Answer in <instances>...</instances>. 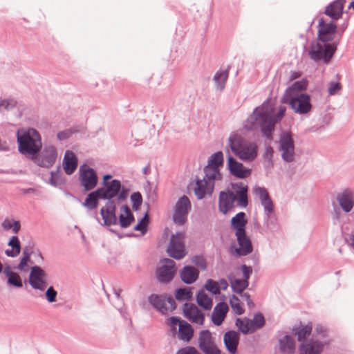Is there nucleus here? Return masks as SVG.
Listing matches in <instances>:
<instances>
[{
    "mask_svg": "<svg viewBox=\"0 0 354 354\" xmlns=\"http://www.w3.org/2000/svg\"><path fill=\"white\" fill-rule=\"evenodd\" d=\"M286 111L285 106H280L277 112L269 101L255 109L246 120L245 127L248 129L260 128L263 135L268 139H272L274 126L283 118Z\"/></svg>",
    "mask_w": 354,
    "mask_h": 354,
    "instance_id": "1",
    "label": "nucleus"
},
{
    "mask_svg": "<svg viewBox=\"0 0 354 354\" xmlns=\"http://www.w3.org/2000/svg\"><path fill=\"white\" fill-rule=\"evenodd\" d=\"M346 28L344 27L342 32ZM342 33L338 34L336 24H319V41L311 44L309 50L311 59L328 63L337 49Z\"/></svg>",
    "mask_w": 354,
    "mask_h": 354,
    "instance_id": "2",
    "label": "nucleus"
},
{
    "mask_svg": "<svg viewBox=\"0 0 354 354\" xmlns=\"http://www.w3.org/2000/svg\"><path fill=\"white\" fill-rule=\"evenodd\" d=\"M248 186L244 183L232 184V191H223L219 194L218 207L220 212L227 213L236 205L245 207L248 203Z\"/></svg>",
    "mask_w": 354,
    "mask_h": 354,
    "instance_id": "3",
    "label": "nucleus"
},
{
    "mask_svg": "<svg viewBox=\"0 0 354 354\" xmlns=\"http://www.w3.org/2000/svg\"><path fill=\"white\" fill-rule=\"evenodd\" d=\"M227 147L244 162H252L256 159L258 155L257 145L236 133L230 134ZM227 153H229V149H227Z\"/></svg>",
    "mask_w": 354,
    "mask_h": 354,
    "instance_id": "4",
    "label": "nucleus"
},
{
    "mask_svg": "<svg viewBox=\"0 0 354 354\" xmlns=\"http://www.w3.org/2000/svg\"><path fill=\"white\" fill-rule=\"evenodd\" d=\"M19 151L24 155L37 156L42 147L39 133L33 128L20 129L17 132Z\"/></svg>",
    "mask_w": 354,
    "mask_h": 354,
    "instance_id": "5",
    "label": "nucleus"
},
{
    "mask_svg": "<svg viewBox=\"0 0 354 354\" xmlns=\"http://www.w3.org/2000/svg\"><path fill=\"white\" fill-rule=\"evenodd\" d=\"M102 199L115 201L118 204L124 202L129 193V189L122 185L119 180H111L108 185L98 188Z\"/></svg>",
    "mask_w": 354,
    "mask_h": 354,
    "instance_id": "6",
    "label": "nucleus"
},
{
    "mask_svg": "<svg viewBox=\"0 0 354 354\" xmlns=\"http://www.w3.org/2000/svg\"><path fill=\"white\" fill-rule=\"evenodd\" d=\"M295 142L290 131H283L280 135L279 141V151L281 152L282 159L286 162L295 160Z\"/></svg>",
    "mask_w": 354,
    "mask_h": 354,
    "instance_id": "7",
    "label": "nucleus"
},
{
    "mask_svg": "<svg viewBox=\"0 0 354 354\" xmlns=\"http://www.w3.org/2000/svg\"><path fill=\"white\" fill-rule=\"evenodd\" d=\"M149 304L162 315H167L176 308L174 298L170 295L151 294L148 297Z\"/></svg>",
    "mask_w": 354,
    "mask_h": 354,
    "instance_id": "8",
    "label": "nucleus"
},
{
    "mask_svg": "<svg viewBox=\"0 0 354 354\" xmlns=\"http://www.w3.org/2000/svg\"><path fill=\"white\" fill-rule=\"evenodd\" d=\"M282 102L290 104L294 111L299 114H306L312 109L310 96L308 94L283 97Z\"/></svg>",
    "mask_w": 354,
    "mask_h": 354,
    "instance_id": "9",
    "label": "nucleus"
},
{
    "mask_svg": "<svg viewBox=\"0 0 354 354\" xmlns=\"http://www.w3.org/2000/svg\"><path fill=\"white\" fill-rule=\"evenodd\" d=\"M167 324L170 326L173 334L176 333V328L178 326V336L179 339L189 342L193 337L194 330L192 326L184 320L176 317H171L167 320Z\"/></svg>",
    "mask_w": 354,
    "mask_h": 354,
    "instance_id": "10",
    "label": "nucleus"
},
{
    "mask_svg": "<svg viewBox=\"0 0 354 354\" xmlns=\"http://www.w3.org/2000/svg\"><path fill=\"white\" fill-rule=\"evenodd\" d=\"M185 234L183 232L172 235L167 248L169 255L176 259H181L186 255L185 248Z\"/></svg>",
    "mask_w": 354,
    "mask_h": 354,
    "instance_id": "11",
    "label": "nucleus"
},
{
    "mask_svg": "<svg viewBox=\"0 0 354 354\" xmlns=\"http://www.w3.org/2000/svg\"><path fill=\"white\" fill-rule=\"evenodd\" d=\"M191 209V202L187 196L180 197L176 203L174 221L178 225H183L187 221L189 211Z\"/></svg>",
    "mask_w": 354,
    "mask_h": 354,
    "instance_id": "12",
    "label": "nucleus"
},
{
    "mask_svg": "<svg viewBox=\"0 0 354 354\" xmlns=\"http://www.w3.org/2000/svg\"><path fill=\"white\" fill-rule=\"evenodd\" d=\"M80 178L82 185L85 191H91L94 189L98 181L96 171L86 165L81 166L80 168Z\"/></svg>",
    "mask_w": 354,
    "mask_h": 354,
    "instance_id": "13",
    "label": "nucleus"
},
{
    "mask_svg": "<svg viewBox=\"0 0 354 354\" xmlns=\"http://www.w3.org/2000/svg\"><path fill=\"white\" fill-rule=\"evenodd\" d=\"M46 277V274L41 268L38 266H32L29 275V283L34 289L43 291L48 286Z\"/></svg>",
    "mask_w": 354,
    "mask_h": 354,
    "instance_id": "14",
    "label": "nucleus"
},
{
    "mask_svg": "<svg viewBox=\"0 0 354 354\" xmlns=\"http://www.w3.org/2000/svg\"><path fill=\"white\" fill-rule=\"evenodd\" d=\"M57 158V148L52 145H45L37 162L40 167L49 168L55 164Z\"/></svg>",
    "mask_w": 354,
    "mask_h": 354,
    "instance_id": "15",
    "label": "nucleus"
},
{
    "mask_svg": "<svg viewBox=\"0 0 354 354\" xmlns=\"http://www.w3.org/2000/svg\"><path fill=\"white\" fill-rule=\"evenodd\" d=\"M176 271V263L171 260L167 259L163 264L157 270V278L162 283L170 282L174 277Z\"/></svg>",
    "mask_w": 354,
    "mask_h": 354,
    "instance_id": "16",
    "label": "nucleus"
},
{
    "mask_svg": "<svg viewBox=\"0 0 354 354\" xmlns=\"http://www.w3.org/2000/svg\"><path fill=\"white\" fill-rule=\"evenodd\" d=\"M227 168L232 175L239 178H245L251 174V169L245 168L230 154L227 157Z\"/></svg>",
    "mask_w": 354,
    "mask_h": 354,
    "instance_id": "17",
    "label": "nucleus"
},
{
    "mask_svg": "<svg viewBox=\"0 0 354 354\" xmlns=\"http://www.w3.org/2000/svg\"><path fill=\"white\" fill-rule=\"evenodd\" d=\"M116 203L115 201H108L105 207H103L100 210L102 219L104 220V225H115L118 218L115 215Z\"/></svg>",
    "mask_w": 354,
    "mask_h": 354,
    "instance_id": "18",
    "label": "nucleus"
},
{
    "mask_svg": "<svg viewBox=\"0 0 354 354\" xmlns=\"http://www.w3.org/2000/svg\"><path fill=\"white\" fill-rule=\"evenodd\" d=\"M183 313L189 321L198 324H203L205 316L196 305L186 303L183 307Z\"/></svg>",
    "mask_w": 354,
    "mask_h": 354,
    "instance_id": "19",
    "label": "nucleus"
},
{
    "mask_svg": "<svg viewBox=\"0 0 354 354\" xmlns=\"http://www.w3.org/2000/svg\"><path fill=\"white\" fill-rule=\"evenodd\" d=\"M254 193L259 198L266 214L270 216L274 211V205L268 191L264 187H258L254 189Z\"/></svg>",
    "mask_w": 354,
    "mask_h": 354,
    "instance_id": "20",
    "label": "nucleus"
},
{
    "mask_svg": "<svg viewBox=\"0 0 354 354\" xmlns=\"http://www.w3.org/2000/svg\"><path fill=\"white\" fill-rule=\"evenodd\" d=\"M337 200L345 212H351L354 206V190H344L337 196Z\"/></svg>",
    "mask_w": 354,
    "mask_h": 354,
    "instance_id": "21",
    "label": "nucleus"
},
{
    "mask_svg": "<svg viewBox=\"0 0 354 354\" xmlns=\"http://www.w3.org/2000/svg\"><path fill=\"white\" fill-rule=\"evenodd\" d=\"M324 349V344L314 339L304 341L300 346L301 354H320Z\"/></svg>",
    "mask_w": 354,
    "mask_h": 354,
    "instance_id": "22",
    "label": "nucleus"
},
{
    "mask_svg": "<svg viewBox=\"0 0 354 354\" xmlns=\"http://www.w3.org/2000/svg\"><path fill=\"white\" fill-rule=\"evenodd\" d=\"M239 338L240 335L236 331L230 330L225 333L223 338L224 343L230 353H236L239 342Z\"/></svg>",
    "mask_w": 354,
    "mask_h": 354,
    "instance_id": "23",
    "label": "nucleus"
},
{
    "mask_svg": "<svg viewBox=\"0 0 354 354\" xmlns=\"http://www.w3.org/2000/svg\"><path fill=\"white\" fill-rule=\"evenodd\" d=\"M78 160L76 155L71 151L67 150L65 152L63 168L65 173L71 175L75 172L77 167Z\"/></svg>",
    "mask_w": 354,
    "mask_h": 354,
    "instance_id": "24",
    "label": "nucleus"
},
{
    "mask_svg": "<svg viewBox=\"0 0 354 354\" xmlns=\"http://www.w3.org/2000/svg\"><path fill=\"white\" fill-rule=\"evenodd\" d=\"M345 0H336L328 6L325 14L333 20H338L342 15Z\"/></svg>",
    "mask_w": 354,
    "mask_h": 354,
    "instance_id": "25",
    "label": "nucleus"
},
{
    "mask_svg": "<svg viewBox=\"0 0 354 354\" xmlns=\"http://www.w3.org/2000/svg\"><path fill=\"white\" fill-rule=\"evenodd\" d=\"M204 173L205 176L203 179L209 183V189L214 188L215 184L217 182L222 181L223 175L220 169L210 167H205Z\"/></svg>",
    "mask_w": 354,
    "mask_h": 354,
    "instance_id": "26",
    "label": "nucleus"
},
{
    "mask_svg": "<svg viewBox=\"0 0 354 354\" xmlns=\"http://www.w3.org/2000/svg\"><path fill=\"white\" fill-rule=\"evenodd\" d=\"M228 310L229 308L226 303H218L215 306L212 315V322L216 326H220L224 321Z\"/></svg>",
    "mask_w": 354,
    "mask_h": 354,
    "instance_id": "27",
    "label": "nucleus"
},
{
    "mask_svg": "<svg viewBox=\"0 0 354 354\" xmlns=\"http://www.w3.org/2000/svg\"><path fill=\"white\" fill-rule=\"evenodd\" d=\"M239 248L236 250L240 256H245L252 251V245L250 239L247 236L246 232L236 235Z\"/></svg>",
    "mask_w": 354,
    "mask_h": 354,
    "instance_id": "28",
    "label": "nucleus"
},
{
    "mask_svg": "<svg viewBox=\"0 0 354 354\" xmlns=\"http://www.w3.org/2000/svg\"><path fill=\"white\" fill-rule=\"evenodd\" d=\"M180 276L184 283L192 284L198 278L199 271L194 266H186L180 270Z\"/></svg>",
    "mask_w": 354,
    "mask_h": 354,
    "instance_id": "29",
    "label": "nucleus"
},
{
    "mask_svg": "<svg viewBox=\"0 0 354 354\" xmlns=\"http://www.w3.org/2000/svg\"><path fill=\"white\" fill-rule=\"evenodd\" d=\"M119 223L122 228H127L134 221V216L127 205H122L120 207Z\"/></svg>",
    "mask_w": 354,
    "mask_h": 354,
    "instance_id": "30",
    "label": "nucleus"
},
{
    "mask_svg": "<svg viewBox=\"0 0 354 354\" xmlns=\"http://www.w3.org/2000/svg\"><path fill=\"white\" fill-rule=\"evenodd\" d=\"M247 220L245 219V214L239 212L231 220L232 227L236 230V235L245 233V225Z\"/></svg>",
    "mask_w": 354,
    "mask_h": 354,
    "instance_id": "31",
    "label": "nucleus"
},
{
    "mask_svg": "<svg viewBox=\"0 0 354 354\" xmlns=\"http://www.w3.org/2000/svg\"><path fill=\"white\" fill-rule=\"evenodd\" d=\"M213 190L214 188L209 189V183L204 179H198L194 188V194L198 199L203 198L207 194L211 195Z\"/></svg>",
    "mask_w": 354,
    "mask_h": 354,
    "instance_id": "32",
    "label": "nucleus"
},
{
    "mask_svg": "<svg viewBox=\"0 0 354 354\" xmlns=\"http://www.w3.org/2000/svg\"><path fill=\"white\" fill-rule=\"evenodd\" d=\"M307 87L306 81L295 82L290 87L288 88L283 97H289L303 94L301 92L305 91Z\"/></svg>",
    "mask_w": 354,
    "mask_h": 354,
    "instance_id": "33",
    "label": "nucleus"
},
{
    "mask_svg": "<svg viewBox=\"0 0 354 354\" xmlns=\"http://www.w3.org/2000/svg\"><path fill=\"white\" fill-rule=\"evenodd\" d=\"M280 350L286 354H292L295 349L294 338L290 335H285L279 339Z\"/></svg>",
    "mask_w": 354,
    "mask_h": 354,
    "instance_id": "34",
    "label": "nucleus"
},
{
    "mask_svg": "<svg viewBox=\"0 0 354 354\" xmlns=\"http://www.w3.org/2000/svg\"><path fill=\"white\" fill-rule=\"evenodd\" d=\"M100 198H102V196L97 189L88 194L83 205L89 209H94L97 207Z\"/></svg>",
    "mask_w": 354,
    "mask_h": 354,
    "instance_id": "35",
    "label": "nucleus"
},
{
    "mask_svg": "<svg viewBox=\"0 0 354 354\" xmlns=\"http://www.w3.org/2000/svg\"><path fill=\"white\" fill-rule=\"evenodd\" d=\"M223 153L222 151H217L212 154L208 160V164L206 167H214L221 169L223 167Z\"/></svg>",
    "mask_w": 354,
    "mask_h": 354,
    "instance_id": "36",
    "label": "nucleus"
},
{
    "mask_svg": "<svg viewBox=\"0 0 354 354\" xmlns=\"http://www.w3.org/2000/svg\"><path fill=\"white\" fill-rule=\"evenodd\" d=\"M313 326L310 324L305 326H301L299 328L293 329V333L297 336L299 342L306 341L305 339L309 336L312 332Z\"/></svg>",
    "mask_w": 354,
    "mask_h": 354,
    "instance_id": "37",
    "label": "nucleus"
},
{
    "mask_svg": "<svg viewBox=\"0 0 354 354\" xmlns=\"http://www.w3.org/2000/svg\"><path fill=\"white\" fill-rule=\"evenodd\" d=\"M229 76V68L225 71H218L214 76V80L216 84L217 88L223 91L225 88V82Z\"/></svg>",
    "mask_w": 354,
    "mask_h": 354,
    "instance_id": "38",
    "label": "nucleus"
},
{
    "mask_svg": "<svg viewBox=\"0 0 354 354\" xmlns=\"http://www.w3.org/2000/svg\"><path fill=\"white\" fill-rule=\"evenodd\" d=\"M196 300L198 304L205 310H210L212 307V299L203 291H200L198 293Z\"/></svg>",
    "mask_w": 354,
    "mask_h": 354,
    "instance_id": "39",
    "label": "nucleus"
},
{
    "mask_svg": "<svg viewBox=\"0 0 354 354\" xmlns=\"http://www.w3.org/2000/svg\"><path fill=\"white\" fill-rule=\"evenodd\" d=\"M236 326L244 334L254 332L252 329L251 319H250L245 318L244 319H241L240 318H237L236 320Z\"/></svg>",
    "mask_w": 354,
    "mask_h": 354,
    "instance_id": "40",
    "label": "nucleus"
},
{
    "mask_svg": "<svg viewBox=\"0 0 354 354\" xmlns=\"http://www.w3.org/2000/svg\"><path fill=\"white\" fill-rule=\"evenodd\" d=\"M230 281L233 291L237 294H241L249 285V282L243 279H230Z\"/></svg>",
    "mask_w": 354,
    "mask_h": 354,
    "instance_id": "41",
    "label": "nucleus"
},
{
    "mask_svg": "<svg viewBox=\"0 0 354 354\" xmlns=\"http://www.w3.org/2000/svg\"><path fill=\"white\" fill-rule=\"evenodd\" d=\"M175 297L178 301L189 300L192 297V292L189 288H180L176 290Z\"/></svg>",
    "mask_w": 354,
    "mask_h": 354,
    "instance_id": "42",
    "label": "nucleus"
},
{
    "mask_svg": "<svg viewBox=\"0 0 354 354\" xmlns=\"http://www.w3.org/2000/svg\"><path fill=\"white\" fill-rule=\"evenodd\" d=\"M212 343L210 332L209 330H202L198 339L199 348L202 349Z\"/></svg>",
    "mask_w": 354,
    "mask_h": 354,
    "instance_id": "43",
    "label": "nucleus"
},
{
    "mask_svg": "<svg viewBox=\"0 0 354 354\" xmlns=\"http://www.w3.org/2000/svg\"><path fill=\"white\" fill-rule=\"evenodd\" d=\"M2 227L6 230H12L14 233L17 234L20 230L21 224L19 221L6 218L2 223Z\"/></svg>",
    "mask_w": 354,
    "mask_h": 354,
    "instance_id": "44",
    "label": "nucleus"
},
{
    "mask_svg": "<svg viewBox=\"0 0 354 354\" xmlns=\"http://www.w3.org/2000/svg\"><path fill=\"white\" fill-rule=\"evenodd\" d=\"M7 279V285L9 287H14L16 288H20L23 287V282L20 275L15 272L12 275L9 276Z\"/></svg>",
    "mask_w": 354,
    "mask_h": 354,
    "instance_id": "45",
    "label": "nucleus"
},
{
    "mask_svg": "<svg viewBox=\"0 0 354 354\" xmlns=\"http://www.w3.org/2000/svg\"><path fill=\"white\" fill-rule=\"evenodd\" d=\"M253 330H257L261 328L265 325V318L261 313H257L254 316L253 319H251Z\"/></svg>",
    "mask_w": 354,
    "mask_h": 354,
    "instance_id": "46",
    "label": "nucleus"
},
{
    "mask_svg": "<svg viewBox=\"0 0 354 354\" xmlns=\"http://www.w3.org/2000/svg\"><path fill=\"white\" fill-rule=\"evenodd\" d=\"M230 303L232 309L235 311V313L237 315H240L244 313V309L241 306L240 304V300L236 296L233 295L230 300Z\"/></svg>",
    "mask_w": 354,
    "mask_h": 354,
    "instance_id": "47",
    "label": "nucleus"
},
{
    "mask_svg": "<svg viewBox=\"0 0 354 354\" xmlns=\"http://www.w3.org/2000/svg\"><path fill=\"white\" fill-rule=\"evenodd\" d=\"M205 288L207 290L212 292L214 295H217L220 293V287L218 286V283L212 280V279H207L205 284Z\"/></svg>",
    "mask_w": 354,
    "mask_h": 354,
    "instance_id": "48",
    "label": "nucleus"
},
{
    "mask_svg": "<svg viewBox=\"0 0 354 354\" xmlns=\"http://www.w3.org/2000/svg\"><path fill=\"white\" fill-rule=\"evenodd\" d=\"M149 222L148 214H146L140 221L134 227L136 231H140L142 234H145L147 230V225Z\"/></svg>",
    "mask_w": 354,
    "mask_h": 354,
    "instance_id": "49",
    "label": "nucleus"
},
{
    "mask_svg": "<svg viewBox=\"0 0 354 354\" xmlns=\"http://www.w3.org/2000/svg\"><path fill=\"white\" fill-rule=\"evenodd\" d=\"M132 207L134 210H138L142 203V197L140 192H134L131 196Z\"/></svg>",
    "mask_w": 354,
    "mask_h": 354,
    "instance_id": "50",
    "label": "nucleus"
},
{
    "mask_svg": "<svg viewBox=\"0 0 354 354\" xmlns=\"http://www.w3.org/2000/svg\"><path fill=\"white\" fill-rule=\"evenodd\" d=\"M192 262L201 270H205L207 268V262L203 256H194Z\"/></svg>",
    "mask_w": 354,
    "mask_h": 354,
    "instance_id": "51",
    "label": "nucleus"
},
{
    "mask_svg": "<svg viewBox=\"0 0 354 354\" xmlns=\"http://www.w3.org/2000/svg\"><path fill=\"white\" fill-rule=\"evenodd\" d=\"M17 105V101L14 99H6L0 101V109L4 108L9 111L14 109Z\"/></svg>",
    "mask_w": 354,
    "mask_h": 354,
    "instance_id": "52",
    "label": "nucleus"
},
{
    "mask_svg": "<svg viewBox=\"0 0 354 354\" xmlns=\"http://www.w3.org/2000/svg\"><path fill=\"white\" fill-rule=\"evenodd\" d=\"M61 174L59 171V169L56 171H51L50 183L53 186H57L61 184L62 178Z\"/></svg>",
    "mask_w": 354,
    "mask_h": 354,
    "instance_id": "53",
    "label": "nucleus"
},
{
    "mask_svg": "<svg viewBox=\"0 0 354 354\" xmlns=\"http://www.w3.org/2000/svg\"><path fill=\"white\" fill-rule=\"evenodd\" d=\"M57 295V292L55 290V288L53 286H50L45 293L46 298L47 301L50 303H53L56 301Z\"/></svg>",
    "mask_w": 354,
    "mask_h": 354,
    "instance_id": "54",
    "label": "nucleus"
},
{
    "mask_svg": "<svg viewBox=\"0 0 354 354\" xmlns=\"http://www.w3.org/2000/svg\"><path fill=\"white\" fill-rule=\"evenodd\" d=\"M205 354H221V351L212 343L209 346L201 349Z\"/></svg>",
    "mask_w": 354,
    "mask_h": 354,
    "instance_id": "55",
    "label": "nucleus"
},
{
    "mask_svg": "<svg viewBox=\"0 0 354 354\" xmlns=\"http://www.w3.org/2000/svg\"><path fill=\"white\" fill-rule=\"evenodd\" d=\"M345 242L348 246L354 248V227L348 233L344 234Z\"/></svg>",
    "mask_w": 354,
    "mask_h": 354,
    "instance_id": "56",
    "label": "nucleus"
},
{
    "mask_svg": "<svg viewBox=\"0 0 354 354\" xmlns=\"http://www.w3.org/2000/svg\"><path fill=\"white\" fill-rule=\"evenodd\" d=\"M342 86L340 83L339 82H330L329 86H328V93L330 95H333L337 93L341 90Z\"/></svg>",
    "mask_w": 354,
    "mask_h": 354,
    "instance_id": "57",
    "label": "nucleus"
},
{
    "mask_svg": "<svg viewBox=\"0 0 354 354\" xmlns=\"http://www.w3.org/2000/svg\"><path fill=\"white\" fill-rule=\"evenodd\" d=\"M8 245L10 246L12 249L16 250L18 252L20 253L21 244L17 236H12L8 243Z\"/></svg>",
    "mask_w": 354,
    "mask_h": 354,
    "instance_id": "58",
    "label": "nucleus"
},
{
    "mask_svg": "<svg viewBox=\"0 0 354 354\" xmlns=\"http://www.w3.org/2000/svg\"><path fill=\"white\" fill-rule=\"evenodd\" d=\"M176 354H201L194 347L186 346L180 349Z\"/></svg>",
    "mask_w": 354,
    "mask_h": 354,
    "instance_id": "59",
    "label": "nucleus"
},
{
    "mask_svg": "<svg viewBox=\"0 0 354 354\" xmlns=\"http://www.w3.org/2000/svg\"><path fill=\"white\" fill-rule=\"evenodd\" d=\"M315 331L318 336L325 337L327 335V329L325 326L317 324L315 326Z\"/></svg>",
    "mask_w": 354,
    "mask_h": 354,
    "instance_id": "60",
    "label": "nucleus"
},
{
    "mask_svg": "<svg viewBox=\"0 0 354 354\" xmlns=\"http://www.w3.org/2000/svg\"><path fill=\"white\" fill-rule=\"evenodd\" d=\"M72 133L73 132L71 130L66 129L59 132L57 135V137L59 140L62 141L70 138Z\"/></svg>",
    "mask_w": 354,
    "mask_h": 354,
    "instance_id": "61",
    "label": "nucleus"
},
{
    "mask_svg": "<svg viewBox=\"0 0 354 354\" xmlns=\"http://www.w3.org/2000/svg\"><path fill=\"white\" fill-rule=\"evenodd\" d=\"M239 295H241L242 299L246 301L247 305L250 308H252L254 306V304L251 299L250 296L248 292H242L241 294Z\"/></svg>",
    "mask_w": 354,
    "mask_h": 354,
    "instance_id": "62",
    "label": "nucleus"
},
{
    "mask_svg": "<svg viewBox=\"0 0 354 354\" xmlns=\"http://www.w3.org/2000/svg\"><path fill=\"white\" fill-rule=\"evenodd\" d=\"M241 270L244 277V279H243L248 281V279H250V274L252 273V268L249 266H247L246 265H243L241 266Z\"/></svg>",
    "mask_w": 354,
    "mask_h": 354,
    "instance_id": "63",
    "label": "nucleus"
},
{
    "mask_svg": "<svg viewBox=\"0 0 354 354\" xmlns=\"http://www.w3.org/2000/svg\"><path fill=\"white\" fill-rule=\"evenodd\" d=\"M274 150L271 147H268L266 149L264 157L269 162L272 161V158L273 156Z\"/></svg>",
    "mask_w": 354,
    "mask_h": 354,
    "instance_id": "64",
    "label": "nucleus"
}]
</instances>
